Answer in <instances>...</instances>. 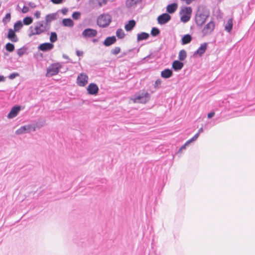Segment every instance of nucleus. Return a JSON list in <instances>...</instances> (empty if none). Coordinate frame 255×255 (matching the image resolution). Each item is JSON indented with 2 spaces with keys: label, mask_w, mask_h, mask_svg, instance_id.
<instances>
[{
  "label": "nucleus",
  "mask_w": 255,
  "mask_h": 255,
  "mask_svg": "<svg viewBox=\"0 0 255 255\" xmlns=\"http://www.w3.org/2000/svg\"><path fill=\"white\" fill-rule=\"evenodd\" d=\"M160 30L155 27H152L150 32V34L154 37L157 36L160 34Z\"/></svg>",
  "instance_id": "obj_35"
},
{
  "label": "nucleus",
  "mask_w": 255,
  "mask_h": 255,
  "mask_svg": "<svg viewBox=\"0 0 255 255\" xmlns=\"http://www.w3.org/2000/svg\"><path fill=\"white\" fill-rule=\"evenodd\" d=\"M76 55L79 57L82 56L83 55V52L82 51L77 50L76 51Z\"/></svg>",
  "instance_id": "obj_52"
},
{
  "label": "nucleus",
  "mask_w": 255,
  "mask_h": 255,
  "mask_svg": "<svg viewBox=\"0 0 255 255\" xmlns=\"http://www.w3.org/2000/svg\"><path fill=\"white\" fill-rule=\"evenodd\" d=\"M187 57V53L185 50H181L179 52L178 59L181 61H184Z\"/></svg>",
  "instance_id": "obj_31"
},
{
  "label": "nucleus",
  "mask_w": 255,
  "mask_h": 255,
  "mask_svg": "<svg viewBox=\"0 0 255 255\" xmlns=\"http://www.w3.org/2000/svg\"><path fill=\"white\" fill-rule=\"evenodd\" d=\"M97 33V31L96 29L87 28L83 31L82 36L85 38H90L95 37Z\"/></svg>",
  "instance_id": "obj_6"
},
{
  "label": "nucleus",
  "mask_w": 255,
  "mask_h": 255,
  "mask_svg": "<svg viewBox=\"0 0 255 255\" xmlns=\"http://www.w3.org/2000/svg\"><path fill=\"white\" fill-rule=\"evenodd\" d=\"M29 5L30 6H31V2H30L29 3Z\"/></svg>",
  "instance_id": "obj_59"
},
{
  "label": "nucleus",
  "mask_w": 255,
  "mask_h": 255,
  "mask_svg": "<svg viewBox=\"0 0 255 255\" xmlns=\"http://www.w3.org/2000/svg\"><path fill=\"white\" fill-rule=\"evenodd\" d=\"M32 23V17L27 16L23 19V24L29 25Z\"/></svg>",
  "instance_id": "obj_38"
},
{
  "label": "nucleus",
  "mask_w": 255,
  "mask_h": 255,
  "mask_svg": "<svg viewBox=\"0 0 255 255\" xmlns=\"http://www.w3.org/2000/svg\"><path fill=\"white\" fill-rule=\"evenodd\" d=\"M203 131V129L202 128H199V129L198 130V132L196 134H198V136H199L200 133L202 132Z\"/></svg>",
  "instance_id": "obj_55"
},
{
  "label": "nucleus",
  "mask_w": 255,
  "mask_h": 255,
  "mask_svg": "<svg viewBox=\"0 0 255 255\" xmlns=\"http://www.w3.org/2000/svg\"><path fill=\"white\" fill-rule=\"evenodd\" d=\"M210 16V10L204 5H200L195 16V21L196 25L201 27L206 22L207 18Z\"/></svg>",
  "instance_id": "obj_1"
},
{
  "label": "nucleus",
  "mask_w": 255,
  "mask_h": 255,
  "mask_svg": "<svg viewBox=\"0 0 255 255\" xmlns=\"http://www.w3.org/2000/svg\"><path fill=\"white\" fill-rule=\"evenodd\" d=\"M142 0H127L126 4L128 8H130L137 4L141 2Z\"/></svg>",
  "instance_id": "obj_26"
},
{
  "label": "nucleus",
  "mask_w": 255,
  "mask_h": 255,
  "mask_svg": "<svg viewBox=\"0 0 255 255\" xmlns=\"http://www.w3.org/2000/svg\"><path fill=\"white\" fill-rule=\"evenodd\" d=\"M10 13H7L6 14L5 16L2 18V21L4 24H5L10 21Z\"/></svg>",
  "instance_id": "obj_37"
},
{
  "label": "nucleus",
  "mask_w": 255,
  "mask_h": 255,
  "mask_svg": "<svg viewBox=\"0 0 255 255\" xmlns=\"http://www.w3.org/2000/svg\"><path fill=\"white\" fill-rule=\"evenodd\" d=\"M5 81V77L3 76L0 75V82Z\"/></svg>",
  "instance_id": "obj_56"
},
{
  "label": "nucleus",
  "mask_w": 255,
  "mask_h": 255,
  "mask_svg": "<svg viewBox=\"0 0 255 255\" xmlns=\"http://www.w3.org/2000/svg\"><path fill=\"white\" fill-rule=\"evenodd\" d=\"M136 25V22L133 19L129 20L128 23L125 25V28L127 31H131Z\"/></svg>",
  "instance_id": "obj_22"
},
{
  "label": "nucleus",
  "mask_w": 255,
  "mask_h": 255,
  "mask_svg": "<svg viewBox=\"0 0 255 255\" xmlns=\"http://www.w3.org/2000/svg\"><path fill=\"white\" fill-rule=\"evenodd\" d=\"M40 56H41V57H42V54H40Z\"/></svg>",
  "instance_id": "obj_61"
},
{
  "label": "nucleus",
  "mask_w": 255,
  "mask_h": 255,
  "mask_svg": "<svg viewBox=\"0 0 255 255\" xmlns=\"http://www.w3.org/2000/svg\"><path fill=\"white\" fill-rule=\"evenodd\" d=\"M149 37V34L145 32H142L137 34V41L139 42L144 40H147Z\"/></svg>",
  "instance_id": "obj_25"
},
{
  "label": "nucleus",
  "mask_w": 255,
  "mask_h": 255,
  "mask_svg": "<svg viewBox=\"0 0 255 255\" xmlns=\"http://www.w3.org/2000/svg\"><path fill=\"white\" fill-rule=\"evenodd\" d=\"M150 98V94L145 90H141L136 93L131 98L134 103L145 104Z\"/></svg>",
  "instance_id": "obj_2"
},
{
  "label": "nucleus",
  "mask_w": 255,
  "mask_h": 255,
  "mask_svg": "<svg viewBox=\"0 0 255 255\" xmlns=\"http://www.w3.org/2000/svg\"><path fill=\"white\" fill-rule=\"evenodd\" d=\"M184 63L180 60H174L172 63V68L175 71H179L182 69Z\"/></svg>",
  "instance_id": "obj_18"
},
{
  "label": "nucleus",
  "mask_w": 255,
  "mask_h": 255,
  "mask_svg": "<svg viewBox=\"0 0 255 255\" xmlns=\"http://www.w3.org/2000/svg\"><path fill=\"white\" fill-rule=\"evenodd\" d=\"M64 0H51V1L54 4H60L63 3Z\"/></svg>",
  "instance_id": "obj_44"
},
{
  "label": "nucleus",
  "mask_w": 255,
  "mask_h": 255,
  "mask_svg": "<svg viewBox=\"0 0 255 255\" xmlns=\"http://www.w3.org/2000/svg\"><path fill=\"white\" fill-rule=\"evenodd\" d=\"M15 31L11 28L8 29V32L6 37L13 42H16L18 40V38L15 34Z\"/></svg>",
  "instance_id": "obj_16"
},
{
  "label": "nucleus",
  "mask_w": 255,
  "mask_h": 255,
  "mask_svg": "<svg viewBox=\"0 0 255 255\" xmlns=\"http://www.w3.org/2000/svg\"><path fill=\"white\" fill-rule=\"evenodd\" d=\"M19 75V74L18 73H11L8 76V78L9 79L12 80L16 78V77H18Z\"/></svg>",
  "instance_id": "obj_43"
},
{
  "label": "nucleus",
  "mask_w": 255,
  "mask_h": 255,
  "mask_svg": "<svg viewBox=\"0 0 255 255\" xmlns=\"http://www.w3.org/2000/svg\"><path fill=\"white\" fill-rule=\"evenodd\" d=\"M27 50L28 47L26 45L23 46L22 47L17 50V54L19 57L22 56L24 54H28V53L27 52Z\"/></svg>",
  "instance_id": "obj_29"
},
{
  "label": "nucleus",
  "mask_w": 255,
  "mask_h": 255,
  "mask_svg": "<svg viewBox=\"0 0 255 255\" xmlns=\"http://www.w3.org/2000/svg\"><path fill=\"white\" fill-rule=\"evenodd\" d=\"M28 35L30 37L32 36V26H30L29 28Z\"/></svg>",
  "instance_id": "obj_53"
},
{
  "label": "nucleus",
  "mask_w": 255,
  "mask_h": 255,
  "mask_svg": "<svg viewBox=\"0 0 255 255\" xmlns=\"http://www.w3.org/2000/svg\"><path fill=\"white\" fill-rule=\"evenodd\" d=\"M33 4H34V3H33V6H32L33 8H34V7H35L36 6L35 5H33Z\"/></svg>",
  "instance_id": "obj_60"
},
{
  "label": "nucleus",
  "mask_w": 255,
  "mask_h": 255,
  "mask_svg": "<svg viewBox=\"0 0 255 255\" xmlns=\"http://www.w3.org/2000/svg\"><path fill=\"white\" fill-rule=\"evenodd\" d=\"M192 37L189 34L184 35L181 38V43L182 45H186L190 43L192 40Z\"/></svg>",
  "instance_id": "obj_21"
},
{
  "label": "nucleus",
  "mask_w": 255,
  "mask_h": 255,
  "mask_svg": "<svg viewBox=\"0 0 255 255\" xmlns=\"http://www.w3.org/2000/svg\"><path fill=\"white\" fill-rule=\"evenodd\" d=\"M23 23L21 20H18L13 25L14 30L16 32L19 31V30L22 27Z\"/></svg>",
  "instance_id": "obj_32"
},
{
  "label": "nucleus",
  "mask_w": 255,
  "mask_h": 255,
  "mask_svg": "<svg viewBox=\"0 0 255 255\" xmlns=\"http://www.w3.org/2000/svg\"><path fill=\"white\" fill-rule=\"evenodd\" d=\"M173 75V71L171 69L166 68L161 72V77L164 79H168L171 77Z\"/></svg>",
  "instance_id": "obj_20"
},
{
  "label": "nucleus",
  "mask_w": 255,
  "mask_h": 255,
  "mask_svg": "<svg viewBox=\"0 0 255 255\" xmlns=\"http://www.w3.org/2000/svg\"><path fill=\"white\" fill-rule=\"evenodd\" d=\"M21 109L22 107L21 106L15 105L13 106L8 114L7 116V118L9 119L14 118L18 114V113Z\"/></svg>",
  "instance_id": "obj_10"
},
{
  "label": "nucleus",
  "mask_w": 255,
  "mask_h": 255,
  "mask_svg": "<svg viewBox=\"0 0 255 255\" xmlns=\"http://www.w3.org/2000/svg\"><path fill=\"white\" fill-rule=\"evenodd\" d=\"M68 11V9L66 7H64L61 9V12L63 15H66Z\"/></svg>",
  "instance_id": "obj_48"
},
{
  "label": "nucleus",
  "mask_w": 255,
  "mask_h": 255,
  "mask_svg": "<svg viewBox=\"0 0 255 255\" xmlns=\"http://www.w3.org/2000/svg\"><path fill=\"white\" fill-rule=\"evenodd\" d=\"M57 18V13H50L46 15L45 21L47 24L48 22L52 20H55Z\"/></svg>",
  "instance_id": "obj_27"
},
{
  "label": "nucleus",
  "mask_w": 255,
  "mask_h": 255,
  "mask_svg": "<svg viewBox=\"0 0 255 255\" xmlns=\"http://www.w3.org/2000/svg\"><path fill=\"white\" fill-rule=\"evenodd\" d=\"M5 48L8 52H12L14 50V45L13 44L8 42L6 44Z\"/></svg>",
  "instance_id": "obj_34"
},
{
  "label": "nucleus",
  "mask_w": 255,
  "mask_h": 255,
  "mask_svg": "<svg viewBox=\"0 0 255 255\" xmlns=\"http://www.w3.org/2000/svg\"><path fill=\"white\" fill-rule=\"evenodd\" d=\"M134 49L133 48V49H129L127 51H126V52H124L122 53V55L120 56V57H123L125 56V55H127L129 52L133 51Z\"/></svg>",
  "instance_id": "obj_47"
},
{
  "label": "nucleus",
  "mask_w": 255,
  "mask_h": 255,
  "mask_svg": "<svg viewBox=\"0 0 255 255\" xmlns=\"http://www.w3.org/2000/svg\"><path fill=\"white\" fill-rule=\"evenodd\" d=\"M115 0H89V3L97 4L98 3L99 6H102L103 4L106 5L108 1L111 2L114 1Z\"/></svg>",
  "instance_id": "obj_24"
},
{
  "label": "nucleus",
  "mask_w": 255,
  "mask_h": 255,
  "mask_svg": "<svg viewBox=\"0 0 255 255\" xmlns=\"http://www.w3.org/2000/svg\"><path fill=\"white\" fill-rule=\"evenodd\" d=\"M117 40V39L115 36H108L103 42V44L106 47H109L115 44Z\"/></svg>",
  "instance_id": "obj_14"
},
{
  "label": "nucleus",
  "mask_w": 255,
  "mask_h": 255,
  "mask_svg": "<svg viewBox=\"0 0 255 255\" xmlns=\"http://www.w3.org/2000/svg\"><path fill=\"white\" fill-rule=\"evenodd\" d=\"M112 21V17L109 14H101L97 18V24L101 27H108Z\"/></svg>",
  "instance_id": "obj_4"
},
{
  "label": "nucleus",
  "mask_w": 255,
  "mask_h": 255,
  "mask_svg": "<svg viewBox=\"0 0 255 255\" xmlns=\"http://www.w3.org/2000/svg\"><path fill=\"white\" fill-rule=\"evenodd\" d=\"M61 67L62 66L59 63L57 62L51 64L47 68L46 76L47 77H51L58 74Z\"/></svg>",
  "instance_id": "obj_5"
},
{
  "label": "nucleus",
  "mask_w": 255,
  "mask_h": 255,
  "mask_svg": "<svg viewBox=\"0 0 255 255\" xmlns=\"http://www.w3.org/2000/svg\"><path fill=\"white\" fill-rule=\"evenodd\" d=\"M88 77L84 73H80L77 77L76 83L79 86L84 87L88 83Z\"/></svg>",
  "instance_id": "obj_7"
},
{
  "label": "nucleus",
  "mask_w": 255,
  "mask_h": 255,
  "mask_svg": "<svg viewBox=\"0 0 255 255\" xmlns=\"http://www.w3.org/2000/svg\"><path fill=\"white\" fill-rule=\"evenodd\" d=\"M116 36L119 39L124 38L125 36V34L124 30L122 28H119L116 31Z\"/></svg>",
  "instance_id": "obj_33"
},
{
  "label": "nucleus",
  "mask_w": 255,
  "mask_h": 255,
  "mask_svg": "<svg viewBox=\"0 0 255 255\" xmlns=\"http://www.w3.org/2000/svg\"><path fill=\"white\" fill-rule=\"evenodd\" d=\"M32 130V125H28L21 127L15 131V134L20 135L21 134L30 133Z\"/></svg>",
  "instance_id": "obj_12"
},
{
  "label": "nucleus",
  "mask_w": 255,
  "mask_h": 255,
  "mask_svg": "<svg viewBox=\"0 0 255 255\" xmlns=\"http://www.w3.org/2000/svg\"><path fill=\"white\" fill-rule=\"evenodd\" d=\"M92 41L94 42V43H96L98 41V39H97V38H93L92 39Z\"/></svg>",
  "instance_id": "obj_58"
},
{
  "label": "nucleus",
  "mask_w": 255,
  "mask_h": 255,
  "mask_svg": "<svg viewBox=\"0 0 255 255\" xmlns=\"http://www.w3.org/2000/svg\"><path fill=\"white\" fill-rule=\"evenodd\" d=\"M198 137V134H195L191 139H189L186 141V144H188L191 142L195 141Z\"/></svg>",
  "instance_id": "obj_41"
},
{
  "label": "nucleus",
  "mask_w": 255,
  "mask_h": 255,
  "mask_svg": "<svg viewBox=\"0 0 255 255\" xmlns=\"http://www.w3.org/2000/svg\"><path fill=\"white\" fill-rule=\"evenodd\" d=\"M161 83V80L159 79L156 80L155 81L154 87L155 89H159L160 87V85Z\"/></svg>",
  "instance_id": "obj_42"
},
{
  "label": "nucleus",
  "mask_w": 255,
  "mask_h": 255,
  "mask_svg": "<svg viewBox=\"0 0 255 255\" xmlns=\"http://www.w3.org/2000/svg\"><path fill=\"white\" fill-rule=\"evenodd\" d=\"M54 47V44L50 42H45L40 44L38 49L40 51L47 52L52 50Z\"/></svg>",
  "instance_id": "obj_13"
},
{
  "label": "nucleus",
  "mask_w": 255,
  "mask_h": 255,
  "mask_svg": "<svg viewBox=\"0 0 255 255\" xmlns=\"http://www.w3.org/2000/svg\"><path fill=\"white\" fill-rule=\"evenodd\" d=\"M62 57L64 59H67V60H70V58H69L68 56H67L65 54H63V55H62Z\"/></svg>",
  "instance_id": "obj_57"
},
{
  "label": "nucleus",
  "mask_w": 255,
  "mask_h": 255,
  "mask_svg": "<svg viewBox=\"0 0 255 255\" xmlns=\"http://www.w3.org/2000/svg\"><path fill=\"white\" fill-rule=\"evenodd\" d=\"M233 19L232 18H229L225 26V29L228 32H230L233 28Z\"/></svg>",
  "instance_id": "obj_28"
},
{
  "label": "nucleus",
  "mask_w": 255,
  "mask_h": 255,
  "mask_svg": "<svg viewBox=\"0 0 255 255\" xmlns=\"http://www.w3.org/2000/svg\"><path fill=\"white\" fill-rule=\"evenodd\" d=\"M29 10V8L27 6L25 5L23 6V8L22 9V12L23 13H26Z\"/></svg>",
  "instance_id": "obj_51"
},
{
  "label": "nucleus",
  "mask_w": 255,
  "mask_h": 255,
  "mask_svg": "<svg viewBox=\"0 0 255 255\" xmlns=\"http://www.w3.org/2000/svg\"><path fill=\"white\" fill-rule=\"evenodd\" d=\"M152 55V54L151 53L150 54H149V55H147V56L145 57L144 58H143V60H145L146 59L151 58Z\"/></svg>",
  "instance_id": "obj_54"
},
{
  "label": "nucleus",
  "mask_w": 255,
  "mask_h": 255,
  "mask_svg": "<svg viewBox=\"0 0 255 255\" xmlns=\"http://www.w3.org/2000/svg\"><path fill=\"white\" fill-rule=\"evenodd\" d=\"M34 29L35 32H33V35L40 34L43 32H45L46 31V27L40 28L38 26H35Z\"/></svg>",
  "instance_id": "obj_30"
},
{
  "label": "nucleus",
  "mask_w": 255,
  "mask_h": 255,
  "mask_svg": "<svg viewBox=\"0 0 255 255\" xmlns=\"http://www.w3.org/2000/svg\"><path fill=\"white\" fill-rule=\"evenodd\" d=\"M57 40V35L55 32H51L50 36V42L53 44V43L56 42Z\"/></svg>",
  "instance_id": "obj_36"
},
{
  "label": "nucleus",
  "mask_w": 255,
  "mask_h": 255,
  "mask_svg": "<svg viewBox=\"0 0 255 255\" xmlns=\"http://www.w3.org/2000/svg\"><path fill=\"white\" fill-rule=\"evenodd\" d=\"M121 51V48L120 47H115L114 48L111 50V54L116 55L119 54Z\"/></svg>",
  "instance_id": "obj_39"
},
{
  "label": "nucleus",
  "mask_w": 255,
  "mask_h": 255,
  "mask_svg": "<svg viewBox=\"0 0 255 255\" xmlns=\"http://www.w3.org/2000/svg\"><path fill=\"white\" fill-rule=\"evenodd\" d=\"M192 12V8L190 6H184L181 8L179 12L180 21L186 23L190 19Z\"/></svg>",
  "instance_id": "obj_3"
},
{
  "label": "nucleus",
  "mask_w": 255,
  "mask_h": 255,
  "mask_svg": "<svg viewBox=\"0 0 255 255\" xmlns=\"http://www.w3.org/2000/svg\"><path fill=\"white\" fill-rule=\"evenodd\" d=\"M178 8V4L177 3L173 2L169 4L166 6V13L169 14L174 13Z\"/></svg>",
  "instance_id": "obj_19"
},
{
  "label": "nucleus",
  "mask_w": 255,
  "mask_h": 255,
  "mask_svg": "<svg viewBox=\"0 0 255 255\" xmlns=\"http://www.w3.org/2000/svg\"><path fill=\"white\" fill-rule=\"evenodd\" d=\"M45 124V121L42 119L33 121V131L40 128L44 126Z\"/></svg>",
  "instance_id": "obj_17"
},
{
  "label": "nucleus",
  "mask_w": 255,
  "mask_h": 255,
  "mask_svg": "<svg viewBox=\"0 0 255 255\" xmlns=\"http://www.w3.org/2000/svg\"><path fill=\"white\" fill-rule=\"evenodd\" d=\"M171 19V16L168 13H163L157 17V20L158 24L163 25L167 23Z\"/></svg>",
  "instance_id": "obj_8"
},
{
  "label": "nucleus",
  "mask_w": 255,
  "mask_h": 255,
  "mask_svg": "<svg viewBox=\"0 0 255 255\" xmlns=\"http://www.w3.org/2000/svg\"><path fill=\"white\" fill-rule=\"evenodd\" d=\"M215 28V23L213 21H210L206 24L202 29V33L204 35L211 33Z\"/></svg>",
  "instance_id": "obj_11"
},
{
  "label": "nucleus",
  "mask_w": 255,
  "mask_h": 255,
  "mask_svg": "<svg viewBox=\"0 0 255 255\" xmlns=\"http://www.w3.org/2000/svg\"><path fill=\"white\" fill-rule=\"evenodd\" d=\"M62 24L64 26L72 27L74 25V22L70 18H66L62 19Z\"/></svg>",
  "instance_id": "obj_23"
},
{
  "label": "nucleus",
  "mask_w": 255,
  "mask_h": 255,
  "mask_svg": "<svg viewBox=\"0 0 255 255\" xmlns=\"http://www.w3.org/2000/svg\"><path fill=\"white\" fill-rule=\"evenodd\" d=\"M88 94L90 95L96 96L99 91V89L97 85L95 83H90L87 88Z\"/></svg>",
  "instance_id": "obj_9"
},
{
  "label": "nucleus",
  "mask_w": 255,
  "mask_h": 255,
  "mask_svg": "<svg viewBox=\"0 0 255 255\" xmlns=\"http://www.w3.org/2000/svg\"><path fill=\"white\" fill-rule=\"evenodd\" d=\"M81 12L79 11H75L72 14V18L75 20H78L81 16Z\"/></svg>",
  "instance_id": "obj_40"
},
{
  "label": "nucleus",
  "mask_w": 255,
  "mask_h": 255,
  "mask_svg": "<svg viewBox=\"0 0 255 255\" xmlns=\"http://www.w3.org/2000/svg\"><path fill=\"white\" fill-rule=\"evenodd\" d=\"M43 21L37 22L35 26H38L40 28L46 27L45 26L43 25Z\"/></svg>",
  "instance_id": "obj_45"
},
{
  "label": "nucleus",
  "mask_w": 255,
  "mask_h": 255,
  "mask_svg": "<svg viewBox=\"0 0 255 255\" xmlns=\"http://www.w3.org/2000/svg\"><path fill=\"white\" fill-rule=\"evenodd\" d=\"M208 43L205 42L201 44L199 48L194 53V55L201 56L206 51L207 48Z\"/></svg>",
  "instance_id": "obj_15"
},
{
  "label": "nucleus",
  "mask_w": 255,
  "mask_h": 255,
  "mask_svg": "<svg viewBox=\"0 0 255 255\" xmlns=\"http://www.w3.org/2000/svg\"><path fill=\"white\" fill-rule=\"evenodd\" d=\"M214 112H211L208 114L207 117L208 119H211L215 115Z\"/></svg>",
  "instance_id": "obj_50"
},
{
  "label": "nucleus",
  "mask_w": 255,
  "mask_h": 255,
  "mask_svg": "<svg viewBox=\"0 0 255 255\" xmlns=\"http://www.w3.org/2000/svg\"><path fill=\"white\" fill-rule=\"evenodd\" d=\"M40 15H41V12L40 11H36L34 13V16L37 18H39L40 17Z\"/></svg>",
  "instance_id": "obj_46"
},
{
  "label": "nucleus",
  "mask_w": 255,
  "mask_h": 255,
  "mask_svg": "<svg viewBox=\"0 0 255 255\" xmlns=\"http://www.w3.org/2000/svg\"><path fill=\"white\" fill-rule=\"evenodd\" d=\"M188 145V144H186V142H185V143L184 144H183V145H182L180 148L179 149H178V153L179 152H180L182 150L184 149H185L186 148V146Z\"/></svg>",
  "instance_id": "obj_49"
}]
</instances>
